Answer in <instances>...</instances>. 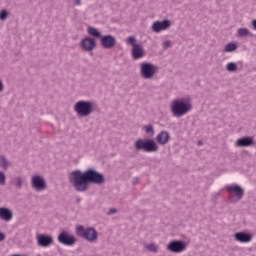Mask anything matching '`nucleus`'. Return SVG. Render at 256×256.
Wrapping results in <instances>:
<instances>
[{"label": "nucleus", "instance_id": "f257e3e1", "mask_svg": "<svg viewBox=\"0 0 256 256\" xmlns=\"http://www.w3.org/2000/svg\"><path fill=\"white\" fill-rule=\"evenodd\" d=\"M70 181L73 183L76 191H87V184L88 183H103L105 178L103 174L98 173L94 170H87L84 173L76 170L70 174Z\"/></svg>", "mask_w": 256, "mask_h": 256}, {"label": "nucleus", "instance_id": "f03ea898", "mask_svg": "<svg viewBox=\"0 0 256 256\" xmlns=\"http://www.w3.org/2000/svg\"><path fill=\"white\" fill-rule=\"evenodd\" d=\"M191 109H193V105L190 101L174 100L170 104V110L174 117H183V115H187Z\"/></svg>", "mask_w": 256, "mask_h": 256}, {"label": "nucleus", "instance_id": "7ed1b4c3", "mask_svg": "<svg viewBox=\"0 0 256 256\" xmlns=\"http://www.w3.org/2000/svg\"><path fill=\"white\" fill-rule=\"evenodd\" d=\"M135 148L137 151H146L147 153H153L159 149L155 141L143 139H139L135 142Z\"/></svg>", "mask_w": 256, "mask_h": 256}, {"label": "nucleus", "instance_id": "20e7f679", "mask_svg": "<svg viewBox=\"0 0 256 256\" xmlns=\"http://www.w3.org/2000/svg\"><path fill=\"white\" fill-rule=\"evenodd\" d=\"M76 234L79 237L87 239V241H95V239H97V231H95L93 228L85 229L83 226H77Z\"/></svg>", "mask_w": 256, "mask_h": 256}, {"label": "nucleus", "instance_id": "39448f33", "mask_svg": "<svg viewBox=\"0 0 256 256\" xmlns=\"http://www.w3.org/2000/svg\"><path fill=\"white\" fill-rule=\"evenodd\" d=\"M127 43L132 47L133 59H141V57H143V47L141 46V44H137V40L135 39V37H128Z\"/></svg>", "mask_w": 256, "mask_h": 256}, {"label": "nucleus", "instance_id": "423d86ee", "mask_svg": "<svg viewBox=\"0 0 256 256\" xmlns=\"http://www.w3.org/2000/svg\"><path fill=\"white\" fill-rule=\"evenodd\" d=\"M226 190L230 193V199L234 203L243 199L244 190L238 185L227 186Z\"/></svg>", "mask_w": 256, "mask_h": 256}, {"label": "nucleus", "instance_id": "0eeeda50", "mask_svg": "<svg viewBox=\"0 0 256 256\" xmlns=\"http://www.w3.org/2000/svg\"><path fill=\"white\" fill-rule=\"evenodd\" d=\"M75 111L78 115L87 117L88 115H91V103L85 101L77 102L75 105Z\"/></svg>", "mask_w": 256, "mask_h": 256}, {"label": "nucleus", "instance_id": "6e6552de", "mask_svg": "<svg viewBox=\"0 0 256 256\" xmlns=\"http://www.w3.org/2000/svg\"><path fill=\"white\" fill-rule=\"evenodd\" d=\"M168 251L171 253H183L187 249V244L183 241H171L167 246Z\"/></svg>", "mask_w": 256, "mask_h": 256}, {"label": "nucleus", "instance_id": "1a4fd4ad", "mask_svg": "<svg viewBox=\"0 0 256 256\" xmlns=\"http://www.w3.org/2000/svg\"><path fill=\"white\" fill-rule=\"evenodd\" d=\"M58 241L59 243H62V245H67L68 247H71V245H75L77 239H75V236L63 231L59 234Z\"/></svg>", "mask_w": 256, "mask_h": 256}, {"label": "nucleus", "instance_id": "9d476101", "mask_svg": "<svg viewBox=\"0 0 256 256\" xmlns=\"http://www.w3.org/2000/svg\"><path fill=\"white\" fill-rule=\"evenodd\" d=\"M141 73L144 79H151L155 75V66L150 63H143L141 65Z\"/></svg>", "mask_w": 256, "mask_h": 256}, {"label": "nucleus", "instance_id": "9b49d317", "mask_svg": "<svg viewBox=\"0 0 256 256\" xmlns=\"http://www.w3.org/2000/svg\"><path fill=\"white\" fill-rule=\"evenodd\" d=\"M171 27V22L169 20L156 21L152 25V31L154 33H161V31H167Z\"/></svg>", "mask_w": 256, "mask_h": 256}, {"label": "nucleus", "instance_id": "f8f14e48", "mask_svg": "<svg viewBox=\"0 0 256 256\" xmlns=\"http://www.w3.org/2000/svg\"><path fill=\"white\" fill-rule=\"evenodd\" d=\"M80 45L84 51H93V49L97 47V43L95 42V39L91 37H86L82 39Z\"/></svg>", "mask_w": 256, "mask_h": 256}, {"label": "nucleus", "instance_id": "ddd939ff", "mask_svg": "<svg viewBox=\"0 0 256 256\" xmlns=\"http://www.w3.org/2000/svg\"><path fill=\"white\" fill-rule=\"evenodd\" d=\"M101 45L102 47H104V49H112V47H115V37L111 36V35H106V36H102L101 38Z\"/></svg>", "mask_w": 256, "mask_h": 256}, {"label": "nucleus", "instance_id": "4468645a", "mask_svg": "<svg viewBox=\"0 0 256 256\" xmlns=\"http://www.w3.org/2000/svg\"><path fill=\"white\" fill-rule=\"evenodd\" d=\"M32 186L37 191H43V189H45V180L43 179V177L35 175L32 177Z\"/></svg>", "mask_w": 256, "mask_h": 256}, {"label": "nucleus", "instance_id": "2eb2a0df", "mask_svg": "<svg viewBox=\"0 0 256 256\" xmlns=\"http://www.w3.org/2000/svg\"><path fill=\"white\" fill-rule=\"evenodd\" d=\"M40 247H51L53 245V237L47 235H39L37 238Z\"/></svg>", "mask_w": 256, "mask_h": 256}, {"label": "nucleus", "instance_id": "dca6fc26", "mask_svg": "<svg viewBox=\"0 0 256 256\" xmlns=\"http://www.w3.org/2000/svg\"><path fill=\"white\" fill-rule=\"evenodd\" d=\"M235 241H238V243H251V240L253 237L251 234H247L245 232H237L234 235Z\"/></svg>", "mask_w": 256, "mask_h": 256}, {"label": "nucleus", "instance_id": "f3484780", "mask_svg": "<svg viewBox=\"0 0 256 256\" xmlns=\"http://www.w3.org/2000/svg\"><path fill=\"white\" fill-rule=\"evenodd\" d=\"M156 139L160 145H167V143H169V139H171V136H169V132L162 131L157 135Z\"/></svg>", "mask_w": 256, "mask_h": 256}, {"label": "nucleus", "instance_id": "a211bd4d", "mask_svg": "<svg viewBox=\"0 0 256 256\" xmlns=\"http://www.w3.org/2000/svg\"><path fill=\"white\" fill-rule=\"evenodd\" d=\"M0 219L2 221H11L13 219V212L8 208H0Z\"/></svg>", "mask_w": 256, "mask_h": 256}, {"label": "nucleus", "instance_id": "6ab92c4d", "mask_svg": "<svg viewBox=\"0 0 256 256\" xmlns=\"http://www.w3.org/2000/svg\"><path fill=\"white\" fill-rule=\"evenodd\" d=\"M253 145V138L244 137L236 141V147H251Z\"/></svg>", "mask_w": 256, "mask_h": 256}, {"label": "nucleus", "instance_id": "aec40b11", "mask_svg": "<svg viewBox=\"0 0 256 256\" xmlns=\"http://www.w3.org/2000/svg\"><path fill=\"white\" fill-rule=\"evenodd\" d=\"M87 31L92 37H97L98 39L102 37L101 32H98L96 28L88 27Z\"/></svg>", "mask_w": 256, "mask_h": 256}, {"label": "nucleus", "instance_id": "412c9836", "mask_svg": "<svg viewBox=\"0 0 256 256\" xmlns=\"http://www.w3.org/2000/svg\"><path fill=\"white\" fill-rule=\"evenodd\" d=\"M224 51H225L226 53H233V51H237V44H235V43H228V44L225 46Z\"/></svg>", "mask_w": 256, "mask_h": 256}, {"label": "nucleus", "instance_id": "4be33fe9", "mask_svg": "<svg viewBox=\"0 0 256 256\" xmlns=\"http://www.w3.org/2000/svg\"><path fill=\"white\" fill-rule=\"evenodd\" d=\"M148 251H151L152 253H157V251H159V246H157L156 244H148L145 246Z\"/></svg>", "mask_w": 256, "mask_h": 256}, {"label": "nucleus", "instance_id": "5701e85b", "mask_svg": "<svg viewBox=\"0 0 256 256\" xmlns=\"http://www.w3.org/2000/svg\"><path fill=\"white\" fill-rule=\"evenodd\" d=\"M237 33L240 37H247V35H249V30L247 28H239Z\"/></svg>", "mask_w": 256, "mask_h": 256}, {"label": "nucleus", "instance_id": "b1692460", "mask_svg": "<svg viewBox=\"0 0 256 256\" xmlns=\"http://www.w3.org/2000/svg\"><path fill=\"white\" fill-rule=\"evenodd\" d=\"M227 71H237V64L230 62L227 64Z\"/></svg>", "mask_w": 256, "mask_h": 256}, {"label": "nucleus", "instance_id": "393cba45", "mask_svg": "<svg viewBox=\"0 0 256 256\" xmlns=\"http://www.w3.org/2000/svg\"><path fill=\"white\" fill-rule=\"evenodd\" d=\"M7 160L5 159V157L1 156L0 157V167H2V169H7Z\"/></svg>", "mask_w": 256, "mask_h": 256}, {"label": "nucleus", "instance_id": "a878e982", "mask_svg": "<svg viewBox=\"0 0 256 256\" xmlns=\"http://www.w3.org/2000/svg\"><path fill=\"white\" fill-rule=\"evenodd\" d=\"M14 182H15V186L18 187V189H21V185H22V183H23V181L21 180V178H16V179L14 180Z\"/></svg>", "mask_w": 256, "mask_h": 256}, {"label": "nucleus", "instance_id": "bb28decb", "mask_svg": "<svg viewBox=\"0 0 256 256\" xmlns=\"http://www.w3.org/2000/svg\"><path fill=\"white\" fill-rule=\"evenodd\" d=\"M0 19H1V21H5V19H7V11L6 10L1 11Z\"/></svg>", "mask_w": 256, "mask_h": 256}, {"label": "nucleus", "instance_id": "cd10ccee", "mask_svg": "<svg viewBox=\"0 0 256 256\" xmlns=\"http://www.w3.org/2000/svg\"><path fill=\"white\" fill-rule=\"evenodd\" d=\"M0 185H5V173L0 172Z\"/></svg>", "mask_w": 256, "mask_h": 256}, {"label": "nucleus", "instance_id": "c85d7f7f", "mask_svg": "<svg viewBox=\"0 0 256 256\" xmlns=\"http://www.w3.org/2000/svg\"><path fill=\"white\" fill-rule=\"evenodd\" d=\"M145 129H146V133H151V135H153V126H151V125H148V126H146L145 127Z\"/></svg>", "mask_w": 256, "mask_h": 256}, {"label": "nucleus", "instance_id": "c756f323", "mask_svg": "<svg viewBox=\"0 0 256 256\" xmlns=\"http://www.w3.org/2000/svg\"><path fill=\"white\" fill-rule=\"evenodd\" d=\"M5 239V234L0 232V243Z\"/></svg>", "mask_w": 256, "mask_h": 256}, {"label": "nucleus", "instance_id": "7c9ffc66", "mask_svg": "<svg viewBox=\"0 0 256 256\" xmlns=\"http://www.w3.org/2000/svg\"><path fill=\"white\" fill-rule=\"evenodd\" d=\"M113 213H117V210L116 209H110L109 215H113Z\"/></svg>", "mask_w": 256, "mask_h": 256}, {"label": "nucleus", "instance_id": "2f4dec72", "mask_svg": "<svg viewBox=\"0 0 256 256\" xmlns=\"http://www.w3.org/2000/svg\"><path fill=\"white\" fill-rule=\"evenodd\" d=\"M253 29L256 31V19L252 21Z\"/></svg>", "mask_w": 256, "mask_h": 256}, {"label": "nucleus", "instance_id": "473e14b6", "mask_svg": "<svg viewBox=\"0 0 256 256\" xmlns=\"http://www.w3.org/2000/svg\"><path fill=\"white\" fill-rule=\"evenodd\" d=\"M75 5H81V0H76Z\"/></svg>", "mask_w": 256, "mask_h": 256}, {"label": "nucleus", "instance_id": "72a5a7b5", "mask_svg": "<svg viewBox=\"0 0 256 256\" xmlns=\"http://www.w3.org/2000/svg\"><path fill=\"white\" fill-rule=\"evenodd\" d=\"M0 91H3V83L0 81Z\"/></svg>", "mask_w": 256, "mask_h": 256}, {"label": "nucleus", "instance_id": "f704fd0d", "mask_svg": "<svg viewBox=\"0 0 256 256\" xmlns=\"http://www.w3.org/2000/svg\"><path fill=\"white\" fill-rule=\"evenodd\" d=\"M164 47H169V42H164Z\"/></svg>", "mask_w": 256, "mask_h": 256}, {"label": "nucleus", "instance_id": "c9c22d12", "mask_svg": "<svg viewBox=\"0 0 256 256\" xmlns=\"http://www.w3.org/2000/svg\"><path fill=\"white\" fill-rule=\"evenodd\" d=\"M133 183H137V179H134Z\"/></svg>", "mask_w": 256, "mask_h": 256}]
</instances>
